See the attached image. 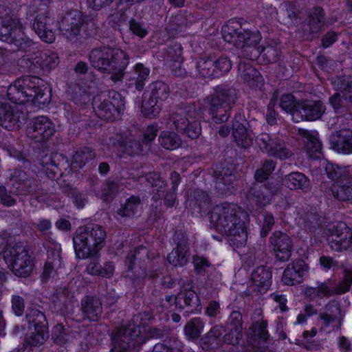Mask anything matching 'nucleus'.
I'll list each match as a JSON object with an SVG mask.
<instances>
[{"mask_svg": "<svg viewBox=\"0 0 352 352\" xmlns=\"http://www.w3.org/2000/svg\"><path fill=\"white\" fill-rule=\"evenodd\" d=\"M52 0H0V41L13 45L19 52H32L34 42L25 34L21 14L25 12V19L41 41L52 43L55 41L54 19L48 12L39 8L47 6Z\"/></svg>", "mask_w": 352, "mask_h": 352, "instance_id": "1", "label": "nucleus"}, {"mask_svg": "<svg viewBox=\"0 0 352 352\" xmlns=\"http://www.w3.org/2000/svg\"><path fill=\"white\" fill-rule=\"evenodd\" d=\"M211 203L208 194L201 189L191 190L185 201L186 208L192 214L202 216L208 213L210 225L217 232L226 236L230 245L237 248L243 247L248 239V213L230 202L216 205L209 211Z\"/></svg>", "mask_w": 352, "mask_h": 352, "instance_id": "2", "label": "nucleus"}, {"mask_svg": "<svg viewBox=\"0 0 352 352\" xmlns=\"http://www.w3.org/2000/svg\"><path fill=\"white\" fill-rule=\"evenodd\" d=\"M237 98L234 89L219 85L202 103L186 102L182 104L184 115H177L173 120L177 131L191 140L198 138L201 133L200 120L207 113L214 122H223L230 118Z\"/></svg>", "mask_w": 352, "mask_h": 352, "instance_id": "3", "label": "nucleus"}, {"mask_svg": "<svg viewBox=\"0 0 352 352\" xmlns=\"http://www.w3.org/2000/svg\"><path fill=\"white\" fill-rule=\"evenodd\" d=\"M37 179L21 169H14L10 175L12 190L18 195H30L31 205L34 202L44 203L50 195L56 191V178L49 177L48 174L41 166Z\"/></svg>", "mask_w": 352, "mask_h": 352, "instance_id": "4", "label": "nucleus"}, {"mask_svg": "<svg viewBox=\"0 0 352 352\" xmlns=\"http://www.w3.org/2000/svg\"><path fill=\"white\" fill-rule=\"evenodd\" d=\"M0 258L21 277H28L34 267L28 241L21 240L19 235L13 234L10 230L0 232Z\"/></svg>", "mask_w": 352, "mask_h": 352, "instance_id": "5", "label": "nucleus"}, {"mask_svg": "<svg viewBox=\"0 0 352 352\" xmlns=\"http://www.w3.org/2000/svg\"><path fill=\"white\" fill-rule=\"evenodd\" d=\"M7 99L15 104H46L51 98L50 85L36 76H23L11 82L6 91Z\"/></svg>", "mask_w": 352, "mask_h": 352, "instance_id": "6", "label": "nucleus"}, {"mask_svg": "<svg viewBox=\"0 0 352 352\" xmlns=\"http://www.w3.org/2000/svg\"><path fill=\"white\" fill-rule=\"evenodd\" d=\"M260 41L252 44L244 58L238 57V75L252 89L261 87L264 80L259 71L253 67L250 61L262 60L267 65L278 62L280 56V52L276 47H264L260 45Z\"/></svg>", "mask_w": 352, "mask_h": 352, "instance_id": "7", "label": "nucleus"}, {"mask_svg": "<svg viewBox=\"0 0 352 352\" xmlns=\"http://www.w3.org/2000/svg\"><path fill=\"white\" fill-rule=\"evenodd\" d=\"M89 60L95 69L111 74V80L118 82L124 79V71L129 64V56L120 48L101 46L91 50Z\"/></svg>", "mask_w": 352, "mask_h": 352, "instance_id": "8", "label": "nucleus"}, {"mask_svg": "<svg viewBox=\"0 0 352 352\" xmlns=\"http://www.w3.org/2000/svg\"><path fill=\"white\" fill-rule=\"evenodd\" d=\"M276 167V162L271 159L265 160L259 168L254 173V184L246 193L248 201L254 203L259 208H264L272 203L273 197L278 192V188L267 179Z\"/></svg>", "mask_w": 352, "mask_h": 352, "instance_id": "9", "label": "nucleus"}, {"mask_svg": "<svg viewBox=\"0 0 352 352\" xmlns=\"http://www.w3.org/2000/svg\"><path fill=\"white\" fill-rule=\"evenodd\" d=\"M95 156L94 151L86 146L77 149L71 161L63 153L52 152L50 157H45L48 162V177L56 178L58 181L61 177L82 169L89 162L94 160Z\"/></svg>", "mask_w": 352, "mask_h": 352, "instance_id": "10", "label": "nucleus"}, {"mask_svg": "<svg viewBox=\"0 0 352 352\" xmlns=\"http://www.w3.org/2000/svg\"><path fill=\"white\" fill-rule=\"evenodd\" d=\"M105 238L106 232L100 226L89 224L79 226L72 238L76 257L78 259L98 257Z\"/></svg>", "mask_w": 352, "mask_h": 352, "instance_id": "11", "label": "nucleus"}, {"mask_svg": "<svg viewBox=\"0 0 352 352\" xmlns=\"http://www.w3.org/2000/svg\"><path fill=\"white\" fill-rule=\"evenodd\" d=\"M56 132L55 124L51 119L45 116L33 118L27 126V135L32 140L31 148L33 155L38 157L41 163L46 164L50 157L47 142Z\"/></svg>", "mask_w": 352, "mask_h": 352, "instance_id": "12", "label": "nucleus"}, {"mask_svg": "<svg viewBox=\"0 0 352 352\" xmlns=\"http://www.w3.org/2000/svg\"><path fill=\"white\" fill-rule=\"evenodd\" d=\"M76 78H72L67 83L65 94L67 98L77 106L86 108L93 105L92 94L95 82L87 78L85 75L88 72V65L84 61L78 62L74 66Z\"/></svg>", "mask_w": 352, "mask_h": 352, "instance_id": "13", "label": "nucleus"}, {"mask_svg": "<svg viewBox=\"0 0 352 352\" xmlns=\"http://www.w3.org/2000/svg\"><path fill=\"white\" fill-rule=\"evenodd\" d=\"M59 28L69 40L78 38H98V25L87 14L77 10L67 12L59 21Z\"/></svg>", "mask_w": 352, "mask_h": 352, "instance_id": "14", "label": "nucleus"}, {"mask_svg": "<svg viewBox=\"0 0 352 352\" xmlns=\"http://www.w3.org/2000/svg\"><path fill=\"white\" fill-rule=\"evenodd\" d=\"M244 22L242 18H232L221 27V30L223 39L240 48L243 58L252 44L261 41L262 38L259 31H252L245 28L246 23Z\"/></svg>", "mask_w": 352, "mask_h": 352, "instance_id": "15", "label": "nucleus"}, {"mask_svg": "<svg viewBox=\"0 0 352 352\" xmlns=\"http://www.w3.org/2000/svg\"><path fill=\"white\" fill-rule=\"evenodd\" d=\"M157 133V124H152L146 127L142 139H132L125 134L117 133L110 138V142L113 146L122 153L120 158L125 157V155H143L144 148L150 146Z\"/></svg>", "mask_w": 352, "mask_h": 352, "instance_id": "16", "label": "nucleus"}, {"mask_svg": "<svg viewBox=\"0 0 352 352\" xmlns=\"http://www.w3.org/2000/svg\"><path fill=\"white\" fill-rule=\"evenodd\" d=\"M25 318L28 322V331L24 339V344L19 350L25 352L28 346H39L49 338L48 322L45 314L37 309H30L28 311Z\"/></svg>", "mask_w": 352, "mask_h": 352, "instance_id": "17", "label": "nucleus"}, {"mask_svg": "<svg viewBox=\"0 0 352 352\" xmlns=\"http://www.w3.org/2000/svg\"><path fill=\"white\" fill-rule=\"evenodd\" d=\"M146 331L138 324L129 323L123 329H114L111 334V352H126L133 344L146 342Z\"/></svg>", "mask_w": 352, "mask_h": 352, "instance_id": "18", "label": "nucleus"}, {"mask_svg": "<svg viewBox=\"0 0 352 352\" xmlns=\"http://www.w3.org/2000/svg\"><path fill=\"white\" fill-rule=\"evenodd\" d=\"M165 301L168 303L170 311H178L190 314H196L201 312V303L199 296L192 285H184L181 287L177 295H166Z\"/></svg>", "mask_w": 352, "mask_h": 352, "instance_id": "19", "label": "nucleus"}, {"mask_svg": "<svg viewBox=\"0 0 352 352\" xmlns=\"http://www.w3.org/2000/svg\"><path fill=\"white\" fill-rule=\"evenodd\" d=\"M226 332L223 336V342L227 346L219 352H248L244 344H240L243 338L242 314L239 311H232L227 320Z\"/></svg>", "mask_w": 352, "mask_h": 352, "instance_id": "20", "label": "nucleus"}, {"mask_svg": "<svg viewBox=\"0 0 352 352\" xmlns=\"http://www.w3.org/2000/svg\"><path fill=\"white\" fill-rule=\"evenodd\" d=\"M125 98L118 91L110 90L108 98L102 101L94 111L100 120L113 122L124 113Z\"/></svg>", "mask_w": 352, "mask_h": 352, "instance_id": "21", "label": "nucleus"}, {"mask_svg": "<svg viewBox=\"0 0 352 352\" xmlns=\"http://www.w3.org/2000/svg\"><path fill=\"white\" fill-rule=\"evenodd\" d=\"M256 142L260 150L270 157L285 160L293 155L285 141L275 134L263 133L256 137Z\"/></svg>", "mask_w": 352, "mask_h": 352, "instance_id": "22", "label": "nucleus"}, {"mask_svg": "<svg viewBox=\"0 0 352 352\" xmlns=\"http://www.w3.org/2000/svg\"><path fill=\"white\" fill-rule=\"evenodd\" d=\"M173 241L175 247L167 255V261L174 267H184L188 263L190 255L188 236L184 230H177Z\"/></svg>", "mask_w": 352, "mask_h": 352, "instance_id": "23", "label": "nucleus"}, {"mask_svg": "<svg viewBox=\"0 0 352 352\" xmlns=\"http://www.w3.org/2000/svg\"><path fill=\"white\" fill-rule=\"evenodd\" d=\"M269 243L276 261L285 262L290 258L293 241L286 233L275 231L270 236Z\"/></svg>", "mask_w": 352, "mask_h": 352, "instance_id": "24", "label": "nucleus"}, {"mask_svg": "<svg viewBox=\"0 0 352 352\" xmlns=\"http://www.w3.org/2000/svg\"><path fill=\"white\" fill-rule=\"evenodd\" d=\"M183 50L181 43L172 40L170 41L164 52L165 60L169 64L172 73L177 77H185L187 75V72L182 67Z\"/></svg>", "mask_w": 352, "mask_h": 352, "instance_id": "25", "label": "nucleus"}, {"mask_svg": "<svg viewBox=\"0 0 352 352\" xmlns=\"http://www.w3.org/2000/svg\"><path fill=\"white\" fill-rule=\"evenodd\" d=\"M147 182L157 191L159 197L163 200L166 208H173L177 200V190L168 188L167 183L157 172H150L146 175Z\"/></svg>", "mask_w": 352, "mask_h": 352, "instance_id": "26", "label": "nucleus"}, {"mask_svg": "<svg viewBox=\"0 0 352 352\" xmlns=\"http://www.w3.org/2000/svg\"><path fill=\"white\" fill-rule=\"evenodd\" d=\"M150 68L142 63H137L126 74L124 73L125 86L128 91H142L150 76Z\"/></svg>", "mask_w": 352, "mask_h": 352, "instance_id": "27", "label": "nucleus"}, {"mask_svg": "<svg viewBox=\"0 0 352 352\" xmlns=\"http://www.w3.org/2000/svg\"><path fill=\"white\" fill-rule=\"evenodd\" d=\"M331 236L329 244L336 251L342 252L343 250L352 249V229L344 222L340 221L333 226Z\"/></svg>", "mask_w": 352, "mask_h": 352, "instance_id": "28", "label": "nucleus"}, {"mask_svg": "<svg viewBox=\"0 0 352 352\" xmlns=\"http://www.w3.org/2000/svg\"><path fill=\"white\" fill-rule=\"evenodd\" d=\"M309 266L306 261L298 258L293 260L285 269L282 275V282L285 285L293 286L303 282Z\"/></svg>", "mask_w": 352, "mask_h": 352, "instance_id": "29", "label": "nucleus"}, {"mask_svg": "<svg viewBox=\"0 0 352 352\" xmlns=\"http://www.w3.org/2000/svg\"><path fill=\"white\" fill-rule=\"evenodd\" d=\"M128 272L132 274L134 283L144 284L145 280L155 279L161 274L160 270L148 269L145 262L136 264V251L127 256Z\"/></svg>", "mask_w": 352, "mask_h": 352, "instance_id": "30", "label": "nucleus"}, {"mask_svg": "<svg viewBox=\"0 0 352 352\" xmlns=\"http://www.w3.org/2000/svg\"><path fill=\"white\" fill-rule=\"evenodd\" d=\"M142 0H119L117 10L111 14L107 19L109 25L114 30L122 33V27L128 24L131 11V6Z\"/></svg>", "mask_w": 352, "mask_h": 352, "instance_id": "31", "label": "nucleus"}, {"mask_svg": "<svg viewBox=\"0 0 352 352\" xmlns=\"http://www.w3.org/2000/svg\"><path fill=\"white\" fill-rule=\"evenodd\" d=\"M249 126V122L243 114L236 113L234 115L232 121V135L236 144L243 148H248L252 144Z\"/></svg>", "mask_w": 352, "mask_h": 352, "instance_id": "32", "label": "nucleus"}, {"mask_svg": "<svg viewBox=\"0 0 352 352\" xmlns=\"http://www.w3.org/2000/svg\"><path fill=\"white\" fill-rule=\"evenodd\" d=\"M21 112L16 107H12L4 98L0 100V125L8 131L19 129L22 122Z\"/></svg>", "mask_w": 352, "mask_h": 352, "instance_id": "33", "label": "nucleus"}, {"mask_svg": "<svg viewBox=\"0 0 352 352\" xmlns=\"http://www.w3.org/2000/svg\"><path fill=\"white\" fill-rule=\"evenodd\" d=\"M298 134L304 143V148L309 159L319 160L322 156V144L317 131L299 129Z\"/></svg>", "mask_w": 352, "mask_h": 352, "instance_id": "34", "label": "nucleus"}, {"mask_svg": "<svg viewBox=\"0 0 352 352\" xmlns=\"http://www.w3.org/2000/svg\"><path fill=\"white\" fill-rule=\"evenodd\" d=\"M34 57H28V60L32 65L42 70L43 72H50L54 69L59 63L58 54L50 50L38 51L34 54Z\"/></svg>", "mask_w": 352, "mask_h": 352, "instance_id": "35", "label": "nucleus"}, {"mask_svg": "<svg viewBox=\"0 0 352 352\" xmlns=\"http://www.w3.org/2000/svg\"><path fill=\"white\" fill-rule=\"evenodd\" d=\"M305 14L304 23L308 27L310 33L317 34L324 30L327 21L326 13L321 6H315L308 8Z\"/></svg>", "mask_w": 352, "mask_h": 352, "instance_id": "36", "label": "nucleus"}, {"mask_svg": "<svg viewBox=\"0 0 352 352\" xmlns=\"http://www.w3.org/2000/svg\"><path fill=\"white\" fill-rule=\"evenodd\" d=\"M9 155L16 159L19 162V166H21L24 168H30L32 162L37 164L43 167L44 170L47 173V168H48V162L47 163H41L38 157H34L33 155V150L31 148V144L27 150L23 148H16L14 146H10L8 149Z\"/></svg>", "mask_w": 352, "mask_h": 352, "instance_id": "37", "label": "nucleus"}, {"mask_svg": "<svg viewBox=\"0 0 352 352\" xmlns=\"http://www.w3.org/2000/svg\"><path fill=\"white\" fill-rule=\"evenodd\" d=\"M65 117L70 124L69 130L78 135L81 131L96 128L98 121L76 111L66 110Z\"/></svg>", "mask_w": 352, "mask_h": 352, "instance_id": "38", "label": "nucleus"}, {"mask_svg": "<svg viewBox=\"0 0 352 352\" xmlns=\"http://www.w3.org/2000/svg\"><path fill=\"white\" fill-rule=\"evenodd\" d=\"M332 148L340 153L352 154V129L337 131L329 138Z\"/></svg>", "mask_w": 352, "mask_h": 352, "instance_id": "39", "label": "nucleus"}, {"mask_svg": "<svg viewBox=\"0 0 352 352\" xmlns=\"http://www.w3.org/2000/svg\"><path fill=\"white\" fill-rule=\"evenodd\" d=\"M272 272L266 265L256 267L252 272L250 280L254 291L261 292L269 289L272 283Z\"/></svg>", "mask_w": 352, "mask_h": 352, "instance_id": "40", "label": "nucleus"}, {"mask_svg": "<svg viewBox=\"0 0 352 352\" xmlns=\"http://www.w3.org/2000/svg\"><path fill=\"white\" fill-rule=\"evenodd\" d=\"M331 195L337 200L349 201L352 200V176L349 173L341 179L332 184L330 187Z\"/></svg>", "mask_w": 352, "mask_h": 352, "instance_id": "41", "label": "nucleus"}, {"mask_svg": "<svg viewBox=\"0 0 352 352\" xmlns=\"http://www.w3.org/2000/svg\"><path fill=\"white\" fill-rule=\"evenodd\" d=\"M267 325V322L263 320H256L252 324L247 336L251 346L257 347L267 341L270 336Z\"/></svg>", "mask_w": 352, "mask_h": 352, "instance_id": "42", "label": "nucleus"}, {"mask_svg": "<svg viewBox=\"0 0 352 352\" xmlns=\"http://www.w3.org/2000/svg\"><path fill=\"white\" fill-rule=\"evenodd\" d=\"M325 107L320 100H305L301 101L299 111L303 120L307 121H314L320 119L324 113Z\"/></svg>", "mask_w": 352, "mask_h": 352, "instance_id": "43", "label": "nucleus"}, {"mask_svg": "<svg viewBox=\"0 0 352 352\" xmlns=\"http://www.w3.org/2000/svg\"><path fill=\"white\" fill-rule=\"evenodd\" d=\"M141 203L138 195H131L124 201L120 200L119 206L115 210L116 218L133 219L138 212Z\"/></svg>", "mask_w": 352, "mask_h": 352, "instance_id": "44", "label": "nucleus"}, {"mask_svg": "<svg viewBox=\"0 0 352 352\" xmlns=\"http://www.w3.org/2000/svg\"><path fill=\"white\" fill-rule=\"evenodd\" d=\"M223 329L222 326H214L199 340L201 347L205 351H213L223 344Z\"/></svg>", "mask_w": 352, "mask_h": 352, "instance_id": "45", "label": "nucleus"}, {"mask_svg": "<svg viewBox=\"0 0 352 352\" xmlns=\"http://www.w3.org/2000/svg\"><path fill=\"white\" fill-rule=\"evenodd\" d=\"M80 303V309L85 318L91 322H96L100 319L102 307L99 300L93 296H86Z\"/></svg>", "mask_w": 352, "mask_h": 352, "instance_id": "46", "label": "nucleus"}, {"mask_svg": "<svg viewBox=\"0 0 352 352\" xmlns=\"http://www.w3.org/2000/svg\"><path fill=\"white\" fill-rule=\"evenodd\" d=\"M115 270V264L113 261H106L102 265L95 260L91 261L86 268L88 274L106 278H111Z\"/></svg>", "mask_w": 352, "mask_h": 352, "instance_id": "47", "label": "nucleus"}, {"mask_svg": "<svg viewBox=\"0 0 352 352\" xmlns=\"http://www.w3.org/2000/svg\"><path fill=\"white\" fill-rule=\"evenodd\" d=\"M162 104L151 98L148 94L144 92L142 96L140 111L142 116L146 119H153L157 117L162 110Z\"/></svg>", "mask_w": 352, "mask_h": 352, "instance_id": "48", "label": "nucleus"}, {"mask_svg": "<svg viewBox=\"0 0 352 352\" xmlns=\"http://www.w3.org/2000/svg\"><path fill=\"white\" fill-rule=\"evenodd\" d=\"M144 93L148 94L151 98L157 100L162 105L163 102L169 96L170 88L166 82L162 80H157L151 83L148 89Z\"/></svg>", "mask_w": 352, "mask_h": 352, "instance_id": "49", "label": "nucleus"}, {"mask_svg": "<svg viewBox=\"0 0 352 352\" xmlns=\"http://www.w3.org/2000/svg\"><path fill=\"white\" fill-rule=\"evenodd\" d=\"M236 171V165L232 162L230 166L222 167L221 170L215 171L217 182L220 185L222 184L224 188L230 190L234 188V182L235 179L234 173Z\"/></svg>", "mask_w": 352, "mask_h": 352, "instance_id": "50", "label": "nucleus"}, {"mask_svg": "<svg viewBox=\"0 0 352 352\" xmlns=\"http://www.w3.org/2000/svg\"><path fill=\"white\" fill-rule=\"evenodd\" d=\"M300 219L303 221L305 228L310 232H315L318 229L322 228L325 223L324 217L312 209L305 212L301 215Z\"/></svg>", "mask_w": 352, "mask_h": 352, "instance_id": "51", "label": "nucleus"}, {"mask_svg": "<svg viewBox=\"0 0 352 352\" xmlns=\"http://www.w3.org/2000/svg\"><path fill=\"white\" fill-rule=\"evenodd\" d=\"M284 184L290 190H304L309 186V179L303 173L300 172H292L285 175Z\"/></svg>", "mask_w": 352, "mask_h": 352, "instance_id": "52", "label": "nucleus"}, {"mask_svg": "<svg viewBox=\"0 0 352 352\" xmlns=\"http://www.w3.org/2000/svg\"><path fill=\"white\" fill-rule=\"evenodd\" d=\"M334 89L340 91L345 100L352 103V76L338 75L332 82Z\"/></svg>", "mask_w": 352, "mask_h": 352, "instance_id": "53", "label": "nucleus"}, {"mask_svg": "<svg viewBox=\"0 0 352 352\" xmlns=\"http://www.w3.org/2000/svg\"><path fill=\"white\" fill-rule=\"evenodd\" d=\"M192 23V21L188 20L187 12L185 11L176 14L173 17L167 26L168 32H172L175 34H179L185 31L186 28Z\"/></svg>", "mask_w": 352, "mask_h": 352, "instance_id": "54", "label": "nucleus"}, {"mask_svg": "<svg viewBox=\"0 0 352 352\" xmlns=\"http://www.w3.org/2000/svg\"><path fill=\"white\" fill-rule=\"evenodd\" d=\"M74 333L69 328H65L63 324L58 323L52 328V338L54 344L65 346L71 341L70 339L73 337L71 334Z\"/></svg>", "mask_w": 352, "mask_h": 352, "instance_id": "55", "label": "nucleus"}, {"mask_svg": "<svg viewBox=\"0 0 352 352\" xmlns=\"http://www.w3.org/2000/svg\"><path fill=\"white\" fill-rule=\"evenodd\" d=\"M159 143L165 149L174 151L178 148L182 140L180 137L173 131H163L159 136Z\"/></svg>", "mask_w": 352, "mask_h": 352, "instance_id": "56", "label": "nucleus"}, {"mask_svg": "<svg viewBox=\"0 0 352 352\" xmlns=\"http://www.w3.org/2000/svg\"><path fill=\"white\" fill-rule=\"evenodd\" d=\"M314 296L322 298L330 297L334 295H340L346 293V289H342L340 286L330 287L326 283H320L316 287H311L309 289Z\"/></svg>", "mask_w": 352, "mask_h": 352, "instance_id": "57", "label": "nucleus"}, {"mask_svg": "<svg viewBox=\"0 0 352 352\" xmlns=\"http://www.w3.org/2000/svg\"><path fill=\"white\" fill-rule=\"evenodd\" d=\"M320 166L321 170L324 172L327 178L335 182L348 174L344 168L327 160H325Z\"/></svg>", "mask_w": 352, "mask_h": 352, "instance_id": "58", "label": "nucleus"}, {"mask_svg": "<svg viewBox=\"0 0 352 352\" xmlns=\"http://www.w3.org/2000/svg\"><path fill=\"white\" fill-rule=\"evenodd\" d=\"M214 58V57L209 56L201 57L196 61V71L200 76L212 79Z\"/></svg>", "mask_w": 352, "mask_h": 352, "instance_id": "59", "label": "nucleus"}, {"mask_svg": "<svg viewBox=\"0 0 352 352\" xmlns=\"http://www.w3.org/2000/svg\"><path fill=\"white\" fill-rule=\"evenodd\" d=\"M183 344L175 338L155 344L151 352H182Z\"/></svg>", "mask_w": 352, "mask_h": 352, "instance_id": "60", "label": "nucleus"}, {"mask_svg": "<svg viewBox=\"0 0 352 352\" xmlns=\"http://www.w3.org/2000/svg\"><path fill=\"white\" fill-rule=\"evenodd\" d=\"M232 65V61L226 56L214 58L212 79L224 76L231 69Z\"/></svg>", "mask_w": 352, "mask_h": 352, "instance_id": "61", "label": "nucleus"}, {"mask_svg": "<svg viewBox=\"0 0 352 352\" xmlns=\"http://www.w3.org/2000/svg\"><path fill=\"white\" fill-rule=\"evenodd\" d=\"M301 101L298 100L293 94H285L280 99V107L292 115L298 114Z\"/></svg>", "mask_w": 352, "mask_h": 352, "instance_id": "62", "label": "nucleus"}, {"mask_svg": "<svg viewBox=\"0 0 352 352\" xmlns=\"http://www.w3.org/2000/svg\"><path fill=\"white\" fill-rule=\"evenodd\" d=\"M204 329V324L199 318L190 320L184 327V333L188 340H197Z\"/></svg>", "mask_w": 352, "mask_h": 352, "instance_id": "63", "label": "nucleus"}, {"mask_svg": "<svg viewBox=\"0 0 352 352\" xmlns=\"http://www.w3.org/2000/svg\"><path fill=\"white\" fill-rule=\"evenodd\" d=\"M283 15L287 16V23L290 24L298 23L300 19L299 16V8L294 2L287 1L283 4Z\"/></svg>", "mask_w": 352, "mask_h": 352, "instance_id": "64", "label": "nucleus"}]
</instances>
